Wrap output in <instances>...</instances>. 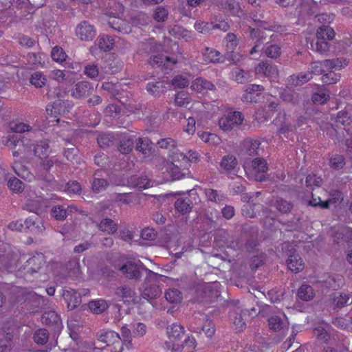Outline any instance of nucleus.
Masks as SVG:
<instances>
[{
  "mask_svg": "<svg viewBox=\"0 0 352 352\" xmlns=\"http://www.w3.org/2000/svg\"><path fill=\"white\" fill-rule=\"evenodd\" d=\"M265 90L264 87L260 85L251 84L246 87L242 100L245 102H257V97L260 96Z\"/></svg>",
  "mask_w": 352,
  "mask_h": 352,
  "instance_id": "f3484780",
  "label": "nucleus"
},
{
  "mask_svg": "<svg viewBox=\"0 0 352 352\" xmlns=\"http://www.w3.org/2000/svg\"><path fill=\"white\" fill-rule=\"evenodd\" d=\"M234 80L238 83H244L250 77L248 72L238 67L234 68L232 72Z\"/></svg>",
  "mask_w": 352,
  "mask_h": 352,
  "instance_id": "680f3d73",
  "label": "nucleus"
},
{
  "mask_svg": "<svg viewBox=\"0 0 352 352\" xmlns=\"http://www.w3.org/2000/svg\"><path fill=\"white\" fill-rule=\"evenodd\" d=\"M202 56L203 59L206 63H221L223 62L220 60L221 58V54L219 51L216 50L214 48H210L208 47H206L202 50Z\"/></svg>",
  "mask_w": 352,
  "mask_h": 352,
  "instance_id": "bb28decb",
  "label": "nucleus"
},
{
  "mask_svg": "<svg viewBox=\"0 0 352 352\" xmlns=\"http://www.w3.org/2000/svg\"><path fill=\"white\" fill-rule=\"evenodd\" d=\"M174 208L175 211L179 214L186 215L192 212L193 203L189 197L184 195L175 200Z\"/></svg>",
  "mask_w": 352,
  "mask_h": 352,
  "instance_id": "6ab92c4d",
  "label": "nucleus"
},
{
  "mask_svg": "<svg viewBox=\"0 0 352 352\" xmlns=\"http://www.w3.org/2000/svg\"><path fill=\"white\" fill-rule=\"evenodd\" d=\"M157 145L161 148L173 151L176 148L177 142L170 138H162L157 142Z\"/></svg>",
  "mask_w": 352,
  "mask_h": 352,
  "instance_id": "69168bd1",
  "label": "nucleus"
},
{
  "mask_svg": "<svg viewBox=\"0 0 352 352\" xmlns=\"http://www.w3.org/2000/svg\"><path fill=\"white\" fill-rule=\"evenodd\" d=\"M329 94L328 91L320 89L313 94L311 100L314 104H324L329 100Z\"/></svg>",
  "mask_w": 352,
  "mask_h": 352,
  "instance_id": "052dcab7",
  "label": "nucleus"
},
{
  "mask_svg": "<svg viewBox=\"0 0 352 352\" xmlns=\"http://www.w3.org/2000/svg\"><path fill=\"white\" fill-rule=\"evenodd\" d=\"M307 123V118L302 115L292 118L290 115H284L283 120L278 129V135L283 139L287 138L289 133H294L298 128L302 127Z\"/></svg>",
  "mask_w": 352,
  "mask_h": 352,
  "instance_id": "f03ea898",
  "label": "nucleus"
},
{
  "mask_svg": "<svg viewBox=\"0 0 352 352\" xmlns=\"http://www.w3.org/2000/svg\"><path fill=\"white\" fill-rule=\"evenodd\" d=\"M148 63L152 66L157 65L164 67L167 69H172V67L176 64L177 61L164 55H155L150 57Z\"/></svg>",
  "mask_w": 352,
  "mask_h": 352,
  "instance_id": "b1692460",
  "label": "nucleus"
},
{
  "mask_svg": "<svg viewBox=\"0 0 352 352\" xmlns=\"http://www.w3.org/2000/svg\"><path fill=\"white\" fill-rule=\"evenodd\" d=\"M98 227L100 230L108 234H113L117 231V224L111 219H103L98 224Z\"/></svg>",
  "mask_w": 352,
  "mask_h": 352,
  "instance_id": "c9c22d12",
  "label": "nucleus"
},
{
  "mask_svg": "<svg viewBox=\"0 0 352 352\" xmlns=\"http://www.w3.org/2000/svg\"><path fill=\"white\" fill-rule=\"evenodd\" d=\"M244 116L240 111H230L219 120V127L224 131H230L234 126L242 124Z\"/></svg>",
  "mask_w": 352,
  "mask_h": 352,
  "instance_id": "6e6552de",
  "label": "nucleus"
},
{
  "mask_svg": "<svg viewBox=\"0 0 352 352\" xmlns=\"http://www.w3.org/2000/svg\"><path fill=\"white\" fill-rule=\"evenodd\" d=\"M62 296L67 302V308L69 310L74 309L81 304V295L74 289L68 288L63 289Z\"/></svg>",
  "mask_w": 352,
  "mask_h": 352,
  "instance_id": "ddd939ff",
  "label": "nucleus"
},
{
  "mask_svg": "<svg viewBox=\"0 0 352 352\" xmlns=\"http://www.w3.org/2000/svg\"><path fill=\"white\" fill-rule=\"evenodd\" d=\"M195 347V339L192 336H188L186 338H185L184 341H180L178 343L173 344L172 349L177 352H181L184 349H186L188 352H190L192 351Z\"/></svg>",
  "mask_w": 352,
  "mask_h": 352,
  "instance_id": "a878e982",
  "label": "nucleus"
},
{
  "mask_svg": "<svg viewBox=\"0 0 352 352\" xmlns=\"http://www.w3.org/2000/svg\"><path fill=\"white\" fill-rule=\"evenodd\" d=\"M19 261V255L12 250H0V272H14Z\"/></svg>",
  "mask_w": 352,
  "mask_h": 352,
  "instance_id": "39448f33",
  "label": "nucleus"
},
{
  "mask_svg": "<svg viewBox=\"0 0 352 352\" xmlns=\"http://www.w3.org/2000/svg\"><path fill=\"white\" fill-rule=\"evenodd\" d=\"M165 298L170 303H177L182 300V294L177 289H171L165 292Z\"/></svg>",
  "mask_w": 352,
  "mask_h": 352,
  "instance_id": "bf43d9fd",
  "label": "nucleus"
},
{
  "mask_svg": "<svg viewBox=\"0 0 352 352\" xmlns=\"http://www.w3.org/2000/svg\"><path fill=\"white\" fill-rule=\"evenodd\" d=\"M314 296V289L309 285L302 284L298 289L297 297L303 301L311 300Z\"/></svg>",
  "mask_w": 352,
  "mask_h": 352,
  "instance_id": "2f4dec72",
  "label": "nucleus"
},
{
  "mask_svg": "<svg viewBox=\"0 0 352 352\" xmlns=\"http://www.w3.org/2000/svg\"><path fill=\"white\" fill-rule=\"evenodd\" d=\"M17 340L16 329L5 327L0 330V352H10Z\"/></svg>",
  "mask_w": 352,
  "mask_h": 352,
  "instance_id": "423d86ee",
  "label": "nucleus"
},
{
  "mask_svg": "<svg viewBox=\"0 0 352 352\" xmlns=\"http://www.w3.org/2000/svg\"><path fill=\"white\" fill-rule=\"evenodd\" d=\"M168 16V10L162 6H157L153 11V18L157 22L165 21Z\"/></svg>",
  "mask_w": 352,
  "mask_h": 352,
  "instance_id": "4d7b16f0",
  "label": "nucleus"
},
{
  "mask_svg": "<svg viewBox=\"0 0 352 352\" xmlns=\"http://www.w3.org/2000/svg\"><path fill=\"white\" fill-rule=\"evenodd\" d=\"M54 94L57 99L52 104L47 105L46 111L48 114L53 115L54 118H56L58 115H64L69 113L73 107V103L68 100L62 99L64 96L59 89H56Z\"/></svg>",
  "mask_w": 352,
  "mask_h": 352,
  "instance_id": "7ed1b4c3",
  "label": "nucleus"
},
{
  "mask_svg": "<svg viewBox=\"0 0 352 352\" xmlns=\"http://www.w3.org/2000/svg\"><path fill=\"white\" fill-rule=\"evenodd\" d=\"M98 342L105 344L108 346L113 345L118 346L120 344V336L113 331H106L97 334Z\"/></svg>",
  "mask_w": 352,
  "mask_h": 352,
  "instance_id": "aec40b11",
  "label": "nucleus"
},
{
  "mask_svg": "<svg viewBox=\"0 0 352 352\" xmlns=\"http://www.w3.org/2000/svg\"><path fill=\"white\" fill-rule=\"evenodd\" d=\"M98 45L101 50L107 52L113 49L114 40L111 36L104 34L99 36Z\"/></svg>",
  "mask_w": 352,
  "mask_h": 352,
  "instance_id": "37998d69",
  "label": "nucleus"
},
{
  "mask_svg": "<svg viewBox=\"0 0 352 352\" xmlns=\"http://www.w3.org/2000/svg\"><path fill=\"white\" fill-rule=\"evenodd\" d=\"M8 186L16 192H21L24 188L23 182L16 177H12L8 180Z\"/></svg>",
  "mask_w": 352,
  "mask_h": 352,
  "instance_id": "774afa93",
  "label": "nucleus"
},
{
  "mask_svg": "<svg viewBox=\"0 0 352 352\" xmlns=\"http://www.w3.org/2000/svg\"><path fill=\"white\" fill-rule=\"evenodd\" d=\"M166 331L170 342L172 343V346L173 344L179 342L182 338L184 336V329L179 323H173L168 326Z\"/></svg>",
  "mask_w": 352,
  "mask_h": 352,
  "instance_id": "4be33fe9",
  "label": "nucleus"
},
{
  "mask_svg": "<svg viewBox=\"0 0 352 352\" xmlns=\"http://www.w3.org/2000/svg\"><path fill=\"white\" fill-rule=\"evenodd\" d=\"M168 172L172 180L180 179L189 173L187 168L182 169L178 164H175L174 162L168 164Z\"/></svg>",
  "mask_w": 352,
  "mask_h": 352,
  "instance_id": "473e14b6",
  "label": "nucleus"
},
{
  "mask_svg": "<svg viewBox=\"0 0 352 352\" xmlns=\"http://www.w3.org/2000/svg\"><path fill=\"white\" fill-rule=\"evenodd\" d=\"M44 56L42 53L30 52L27 55L28 64L31 67L41 66Z\"/></svg>",
  "mask_w": 352,
  "mask_h": 352,
  "instance_id": "5fc2aeb1",
  "label": "nucleus"
},
{
  "mask_svg": "<svg viewBox=\"0 0 352 352\" xmlns=\"http://www.w3.org/2000/svg\"><path fill=\"white\" fill-rule=\"evenodd\" d=\"M100 171L95 173L94 177L91 183L92 190L96 193H99L104 190L109 186V182L107 180L96 177L98 175Z\"/></svg>",
  "mask_w": 352,
  "mask_h": 352,
  "instance_id": "e433bc0d",
  "label": "nucleus"
},
{
  "mask_svg": "<svg viewBox=\"0 0 352 352\" xmlns=\"http://www.w3.org/2000/svg\"><path fill=\"white\" fill-rule=\"evenodd\" d=\"M154 182L146 175H131L127 178L126 185L139 190L146 189L153 186Z\"/></svg>",
  "mask_w": 352,
  "mask_h": 352,
  "instance_id": "4468645a",
  "label": "nucleus"
},
{
  "mask_svg": "<svg viewBox=\"0 0 352 352\" xmlns=\"http://www.w3.org/2000/svg\"><path fill=\"white\" fill-rule=\"evenodd\" d=\"M195 85H196L198 91H201L204 89L211 91L215 89V85L212 82L203 78H197Z\"/></svg>",
  "mask_w": 352,
  "mask_h": 352,
  "instance_id": "e2e57ef3",
  "label": "nucleus"
},
{
  "mask_svg": "<svg viewBox=\"0 0 352 352\" xmlns=\"http://www.w3.org/2000/svg\"><path fill=\"white\" fill-rule=\"evenodd\" d=\"M47 78L40 72H34L31 75L30 82L36 88H41L45 85Z\"/></svg>",
  "mask_w": 352,
  "mask_h": 352,
  "instance_id": "3c124183",
  "label": "nucleus"
},
{
  "mask_svg": "<svg viewBox=\"0 0 352 352\" xmlns=\"http://www.w3.org/2000/svg\"><path fill=\"white\" fill-rule=\"evenodd\" d=\"M119 270L128 279L140 280L143 271L147 273L149 270L140 261H128L124 263Z\"/></svg>",
  "mask_w": 352,
  "mask_h": 352,
  "instance_id": "20e7f679",
  "label": "nucleus"
},
{
  "mask_svg": "<svg viewBox=\"0 0 352 352\" xmlns=\"http://www.w3.org/2000/svg\"><path fill=\"white\" fill-rule=\"evenodd\" d=\"M238 162L234 155H228L224 156L220 163V166L226 173H233L236 175V168Z\"/></svg>",
  "mask_w": 352,
  "mask_h": 352,
  "instance_id": "393cba45",
  "label": "nucleus"
},
{
  "mask_svg": "<svg viewBox=\"0 0 352 352\" xmlns=\"http://www.w3.org/2000/svg\"><path fill=\"white\" fill-rule=\"evenodd\" d=\"M347 65V61L344 58H333L324 60V66L328 71L340 69Z\"/></svg>",
  "mask_w": 352,
  "mask_h": 352,
  "instance_id": "f704fd0d",
  "label": "nucleus"
},
{
  "mask_svg": "<svg viewBox=\"0 0 352 352\" xmlns=\"http://www.w3.org/2000/svg\"><path fill=\"white\" fill-rule=\"evenodd\" d=\"M256 72L270 78H276L278 75L277 67L268 60L262 61L256 67Z\"/></svg>",
  "mask_w": 352,
  "mask_h": 352,
  "instance_id": "412c9836",
  "label": "nucleus"
},
{
  "mask_svg": "<svg viewBox=\"0 0 352 352\" xmlns=\"http://www.w3.org/2000/svg\"><path fill=\"white\" fill-rule=\"evenodd\" d=\"M96 35V30L88 21H82L76 28V36L82 41H91Z\"/></svg>",
  "mask_w": 352,
  "mask_h": 352,
  "instance_id": "1a4fd4ad",
  "label": "nucleus"
},
{
  "mask_svg": "<svg viewBox=\"0 0 352 352\" xmlns=\"http://www.w3.org/2000/svg\"><path fill=\"white\" fill-rule=\"evenodd\" d=\"M49 337L50 334L47 329H39L34 333L33 340L37 344L44 345L47 344Z\"/></svg>",
  "mask_w": 352,
  "mask_h": 352,
  "instance_id": "a18cd8bd",
  "label": "nucleus"
},
{
  "mask_svg": "<svg viewBox=\"0 0 352 352\" xmlns=\"http://www.w3.org/2000/svg\"><path fill=\"white\" fill-rule=\"evenodd\" d=\"M351 298V295L346 293H336L333 295V303L338 307L342 308L347 305Z\"/></svg>",
  "mask_w": 352,
  "mask_h": 352,
  "instance_id": "09e8293b",
  "label": "nucleus"
},
{
  "mask_svg": "<svg viewBox=\"0 0 352 352\" xmlns=\"http://www.w3.org/2000/svg\"><path fill=\"white\" fill-rule=\"evenodd\" d=\"M335 121L338 124L344 126V130L349 135H352V128L349 127L352 122V109L345 108L338 112Z\"/></svg>",
  "mask_w": 352,
  "mask_h": 352,
  "instance_id": "a211bd4d",
  "label": "nucleus"
},
{
  "mask_svg": "<svg viewBox=\"0 0 352 352\" xmlns=\"http://www.w3.org/2000/svg\"><path fill=\"white\" fill-rule=\"evenodd\" d=\"M94 87L87 81H80L72 89V96L77 99L85 98L92 94Z\"/></svg>",
  "mask_w": 352,
  "mask_h": 352,
  "instance_id": "dca6fc26",
  "label": "nucleus"
},
{
  "mask_svg": "<svg viewBox=\"0 0 352 352\" xmlns=\"http://www.w3.org/2000/svg\"><path fill=\"white\" fill-rule=\"evenodd\" d=\"M214 239L221 247H227L233 250H239L241 245L239 239L231 235L225 229H217L215 232Z\"/></svg>",
  "mask_w": 352,
  "mask_h": 352,
  "instance_id": "0eeeda50",
  "label": "nucleus"
},
{
  "mask_svg": "<svg viewBox=\"0 0 352 352\" xmlns=\"http://www.w3.org/2000/svg\"><path fill=\"white\" fill-rule=\"evenodd\" d=\"M335 36V32L333 28L329 25H322L316 32V38L324 41L331 40Z\"/></svg>",
  "mask_w": 352,
  "mask_h": 352,
  "instance_id": "a19ab883",
  "label": "nucleus"
},
{
  "mask_svg": "<svg viewBox=\"0 0 352 352\" xmlns=\"http://www.w3.org/2000/svg\"><path fill=\"white\" fill-rule=\"evenodd\" d=\"M151 142L148 138H139L135 142V148L144 155H147L151 150Z\"/></svg>",
  "mask_w": 352,
  "mask_h": 352,
  "instance_id": "79ce46f5",
  "label": "nucleus"
},
{
  "mask_svg": "<svg viewBox=\"0 0 352 352\" xmlns=\"http://www.w3.org/2000/svg\"><path fill=\"white\" fill-rule=\"evenodd\" d=\"M274 206L280 213L288 214L293 209L294 204L292 202L287 201L282 197H277Z\"/></svg>",
  "mask_w": 352,
  "mask_h": 352,
  "instance_id": "4c0bfd02",
  "label": "nucleus"
},
{
  "mask_svg": "<svg viewBox=\"0 0 352 352\" xmlns=\"http://www.w3.org/2000/svg\"><path fill=\"white\" fill-rule=\"evenodd\" d=\"M265 254L262 252H257V254L251 257L250 261V267L252 270H257L260 266L265 263Z\"/></svg>",
  "mask_w": 352,
  "mask_h": 352,
  "instance_id": "13d9d810",
  "label": "nucleus"
},
{
  "mask_svg": "<svg viewBox=\"0 0 352 352\" xmlns=\"http://www.w3.org/2000/svg\"><path fill=\"white\" fill-rule=\"evenodd\" d=\"M146 91L155 97H159L163 94L166 89V86L162 81L149 82L146 85Z\"/></svg>",
  "mask_w": 352,
  "mask_h": 352,
  "instance_id": "72a5a7b5",
  "label": "nucleus"
},
{
  "mask_svg": "<svg viewBox=\"0 0 352 352\" xmlns=\"http://www.w3.org/2000/svg\"><path fill=\"white\" fill-rule=\"evenodd\" d=\"M23 210L39 214L43 212V206L40 201L30 199L23 207Z\"/></svg>",
  "mask_w": 352,
  "mask_h": 352,
  "instance_id": "de8ad7c7",
  "label": "nucleus"
},
{
  "mask_svg": "<svg viewBox=\"0 0 352 352\" xmlns=\"http://www.w3.org/2000/svg\"><path fill=\"white\" fill-rule=\"evenodd\" d=\"M45 260L43 254H37L28 259L23 265L24 274H30L38 272L44 265Z\"/></svg>",
  "mask_w": 352,
  "mask_h": 352,
  "instance_id": "2eb2a0df",
  "label": "nucleus"
},
{
  "mask_svg": "<svg viewBox=\"0 0 352 352\" xmlns=\"http://www.w3.org/2000/svg\"><path fill=\"white\" fill-rule=\"evenodd\" d=\"M329 164L335 170L342 169L345 164V158L342 155L335 154L330 158Z\"/></svg>",
  "mask_w": 352,
  "mask_h": 352,
  "instance_id": "0e129e2a",
  "label": "nucleus"
},
{
  "mask_svg": "<svg viewBox=\"0 0 352 352\" xmlns=\"http://www.w3.org/2000/svg\"><path fill=\"white\" fill-rule=\"evenodd\" d=\"M286 262L288 268L293 272L298 273L304 268V262L298 254H294L289 257Z\"/></svg>",
  "mask_w": 352,
  "mask_h": 352,
  "instance_id": "c756f323",
  "label": "nucleus"
},
{
  "mask_svg": "<svg viewBox=\"0 0 352 352\" xmlns=\"http://www.w3.org/2000/svg\"><path fill=\"white\" fill-rule=\"evenodd\" d=\"M283 101L291 103L293 105L298 104L300 102L298 94L291 90H285L280 96Z\"/></svg>",
  "mask_w": 352,
  "mask_h": 352,
  "instance_id": "8fccbe9b",
  "label": "nucleus"
},
{
  "mask_svg": "<svg viewBox=\"0 0 352 352\" xmlns=\"http://www.w3.org/2000/svg\"><path fill=\"white\" fill-rule=\"evenodd\" d=\"M164 278H165L164 276L148 270L141 292V296L151 303L153 300L160 298L162 294V288L159 283Z\"/></svg>",
  "mask_w": 352,
  "mask_h": 352,
  "instance_id": "f257e3e1",
  "label": "nucleus"
},
{
  "mask_svg": "<svg viewBox=\"0 0 352 352\" xmlns=\"http://www.w3.org/2000/svg\"><path fill=\"white\" fill-rule=\"evenodd\" d=\"M115 294L125 303L135 301L136 294L129 285L118 287L115 289Z\"/></svg>",
  "mask_w": 352,
  "mask_h": 352,
  "instance_id": "5701e85b",
  "label": "nucleus"
},
{
  "mask_svg": "<svg viewBox=\"0 0 352 352\" xmlns=\"http://www.w3.org/2000/svg\"><path fill=\"white\" fill-rule=\"evenodd\" d=\"M121 340L122 346L125 345V346L128 349H131L133 348V344L131 342V332L129 329L126 327H122L121 328Z\"/></svg>",
  "mask_w": 352,
  "mask_h": 352,
  "instance_id": "6e6d98bb",
  "label": "nucleus"
},
{
  "mask_svg": "<svg viewBox=\"0 0 352 352\" xmlns=\"http://www.w3.org/2000/svg\"><path fill=\"white\" fill-rule=\"evenodd\" d=\"M49 148L50 146L47 140L37 142L34 148V155L40 159H43L47 156Z\"/></svg>",
  "mask_w": 352,
  "mask_h": 352,
  "instance_id": "58836bf2",
  "label": "nucleus"
},
{
  "mask_svg": "<svg viewBox=\"0 0 352 352\" xmlns=\"http://www.w3.org/2000/svg\"><path fill=\"white\" fill-rule=\"evenodd\" d=\"M252 167L255 172L254 177L256 181L263 182L267 179L265 173L268 170V166L264 158H254L252 162Z\"/></svg>",
  "mask_w": 352,
  "mask_h": 352,
  "instance_id": "9b49d317",
  "label": "nucleus"
},
{
  "mask_svg": "<svg viewBox=\"0 0 352 352\" xmlns=\"http://www.w3.org/2000/svg\"><path fill=\"white\" fill-rule=\"evenodd\" d=\"M311 48L321 54H326L329 50V44L327 41L316 38L310 43Z\"/></svg>",
  "mask_w": 352,
  "mask_h": 352,
  "instance_id": "ea45409f",
  "label": "nucleus"
},
{
  "mask_svg": "<svg viewBox=\"0 0 352 352\" xmlns=\"http://www.w3.org/2000/svg\"><path fill=\"white\" fill-rule=\"evenodd\" d=\"M262 52L267 57L276 59L281 54V48L277 44L266 42L265 46L262 47Z\"/></svg>",
  "mask_w": 352,
  "mask_h": 352,
  "instance_id": "7c9ffc66",
  "label": "nucleus"
},
{
  "mask_svg": "<svg viewBox=\"0 0 352 352\" xmlns=\"http://www.w3.org/2000/svg\"><path fill=\"white\" fill-rule=\"evenodd\" d=\"M88 307L94 314H99L104 312L109 305L104 300H98L89 302Z\"/></svg>",
  "mask_w": 352,
  "mask_h": 352,
  "instance_id": "c03bdc74",
  "label": "nucleus"
},
{
  "mask_svg": "<svg viewBox=\"0 0 352 352\" xmlns=\"http://www.w3.org/2000/svg\"><path fill=\"white\" fill-rule=\"evenodd\" d=\"M23 225L24 231L29 230L31 232L40 234L45 230V227L38 218H37L36 220H33L31 218H28L24 221Z\"/></svg>",
  "mask_w": 352,
  "mask_h": 352,
  "instance_id": "cd10ccee",
  "label": "nucleus"
},
{
  "mask_svg": "<svg viewBox=\"0 0 352 352\" xmlns=\"http://www.w3.org/2000/svg\"><path fill=\"white\" fill-rule=\"evenodd\" d=\"M57 23L55 20L51 19L49 16H45L43 18L40 27L42 30L47 32H52L55 28Z\"/></svg>",
  "mask_w": 352,
  "mask_h": 352,
  "instance_id": "338daca9",
  "label": "nucleus"
},
{
  "mask_svg": "<svg viewBox=\"0 0 352 352\" xmlns=\"http://www.w3.org/2000/svg\"><path fill=\"white\" fill-rule=\"evenodd\" d=\"M250 32V36L253 40H255L254 44H258L259 48H262V47L265 45V41L266 40V37L263 35V32H261L258 29H254L251 27L248 28Z\"/></svg>",
  "mask_w": 352,
  "mask_h": 352,
  "instance_id": "49530a36",
  "label": "nucleus"
},
{
  "mask_svg": "<svg viewBox=\"0 0 352 352\" xmlns=\"http://www.w3.org/2000/svg\"><path fill=\"white\" fill-rule=\"evenodd\" d=\"M114 140L112 133H103L98 135L97 142L101 148H107L113 144Z\"/></svg>",
  "mask_w": 352,
  "mask_h": 352,
  "instance_id": "864d4df0",
  "label": "nucleus"
},
{
  "mask_svg": "<svg viewBox=\"0 0 352 352\" xmlns=\"http://www.w3.org/2000/svg\"><path fill=\"white\" fill-rule=\"evenodd\" d=\"M134 138L131 135H124L120 140L118 145V151L122 154L130 153L134 148Z\"/></svg>",
  "mask_w": 352,
  "mask_h": 352,
  "instance_id": "c85d7f7f",
  "label": "nucleus"
},
{
  "mask_svg": "<svg viewBox=\"0 0 352 352\" xmlns=\"http://www.w3.org/2000/svg\"><path fill=\"white\" fill-rule=\"evenodd\" d=\"M270 328L276 331H280L286 325V321L280 316H272L269 320Z\"/></svg>",
  "mask_w": 352,
  "mask_h": 352,
  "instance_id": "603ef678",
  "label": "nucleus"
},
{
  "mask_svg": "<svg viewBox=\"0 0 352 352\" xmlns=\"http://www.w3.org/2000/svg\"><path fill=\"white\" fill-rule=\"evenodd\" d=\"M78 212L77 207L74 205H56L50 210V215L57 221H64L72 214Z\"/></svg>",
  "mask_w": 352,
  "mask_h": 352,
  "instance_id": "9d476101",
  "label": "nucleus"
},
{
  "mask_svg": "<svg viewBox=\"0 0 352 352\" xmlns=\"http://www.w3.org/2000/svg\"><path fill=\"white\" fill-rule=\"evenodd\" d=\"M42 322L52 327L55 333H60L62 327V320L60 316L54 311H48L43 314Z\"/></svg>",
  "mask_w": 352,
  "mask_h": 352,
  "instance_id": "f8f14e48",
  "label": "nucleus"
}]
</instances>
